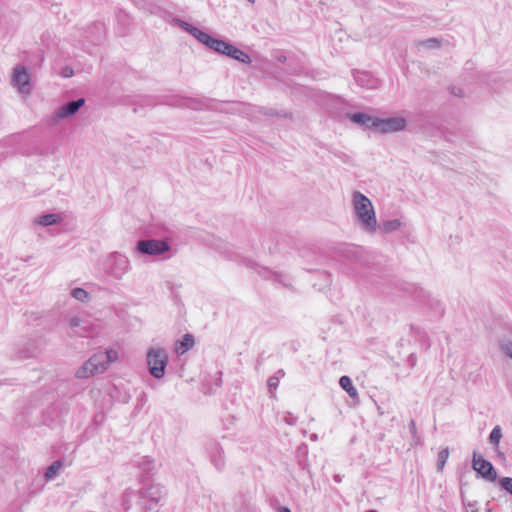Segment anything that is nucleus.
I'll list each match as a JSON object with an SVG mask.
<instances>
[{
	"label": "nucleus",
	"instance_id": "obj_1",
	"mask_svg": "<svg viewBox=\"0 0 512 512\" xmlns=\"http://www.w3.org/2000/svg\"><path fill=\"white\" fill-rule=\"evenodd\" d=\"M141 488L137 491L138 505L143 512H158L167 496L166 488L159 483H145L140 478Z\"/></svg>",
	"mask_w": 512,
	"mask_h": 512
},
{
	"label": "nucleus",
	"instance_id": "obj_2",
	"mask_svg": "<svg viewBox=\"0 0 512 512\" xmlns=\"http://www.w3.org/2000/svg\"><path fill=\"white\" fill-rule=\"evenodd\" d=\"M353 212L360 227L368 233L377 231V219L372 202L359 191L352 194Z\"/></svg>",
	"mask_w": 512,
	"mask_h": 512
},
{
	"label": "nucleus",
	"instance_id": "obj_3",
	"mask_svg": "<svg viewBox=\"0 0 512 512\" xmlns=\"http://www.w3.org/2000/svg\"><path fill=\"white\" fill-rule=\"evenodd\" d=\"M118 354H92V356L77 370L76 377L89 378L103 373L109 365L117 360Z\"/></svg>",
	"mask_w": 512,
	"mask_h": 512
},
{
	"label": "nucleus",
	"instance_id": "obj_4",
	"mask_svg": "<svg viewBox=\"0 0 512 512\" xmlns=\"http://www.w3.org/2000/svg\"><path fill=\"white\" fill-rule=\"evenodd\" d=\"M170 249L171 247L167 241L159 239L140 240L136 245L138 253L149 256H159L169 252Z\"/></svg>",
	"mask_w": 512,
	"mask_h": 512
},
{
	"label": "nucleus",
	"instance_id": "obj_5",
	"mask_svg": "<svg viewBox=\"0 0 512 512\" xmlns=\"http://www.w3.org/2000/svg\"><path fill=\"white\" fill-rule=\"evenodd\" d=\"M406 126L407 121L403 117H376V122L374 123V131L382 134L395 133L405 130Z\"/></svg>",
	"mask_w": 512,
	"mask_h": 512
},
{
	"label": "nucleus",
	"instance_id": "obj_6",
	"mask_svg": "<svg viewBox=\"0 0 512 512\" xmlns=\"http://www.w3.org/2000/svg\"><path fill=\"white\" fill-rule=\"evenodd\" d=\"M472 467L483 478L490 482H494L497 478V473L494 466L476 451L473 453Z\"/></svg>",
	"mask_w": 512,
	"mask_h": 512
},
{
	"label": "nucleus",
	"instance_id": "obj_7",
	"mask_svg": "<svg viewBox=\"0 0 512 512\" xmlns=\"http://www.w3.org/2000/svg\"><path fill=\"white\" fill-rule=\"evenodd\" d=\"M149 373L157 379L165 374V368L168 363L167 354H146Z\"/></svg>",
	"mask_w": 512,
	"mask_h": 512
},
{
	"label": "nucleus",
	"instance_id": "obj_8",
	"mask_svg": "<svg viewBox=\"0 0 512 512\" xmlns=\"http://www.w3.org/2000/svg\"><path fill=\"white\" fill-rule=\"evenodd\" d=\"M109 262L110 272L115 278H121L130 268L129 259L119 253L112 254L109 258Z\"/></svg>",
	"mask_w": 512,
	"mask_h": 512
},
{
	"label": "nucleus",
	"instance_id": "obj_9",
	"mask_svg": "<svg viewBox=\"0 0 512 512\" xmlns=\"http://www.w3.org/2000/svg\"><path fill=\"white\" fill-rule=\"evenodd\" d=\"M85 104L84 98H79L74 101H70L67 104L59 107L53 116V121L58 122L60 120L72 117L75 115L79 109Z\"/></svg>",
	"mask_w": 512,
	"mask_h": 512
},
{
	"label": "nucleus",
	"instance_id": "obj_10",
	"mask_svg": "<svg viewBox=\"0 0 512 512\" xmlns=\"http://www.w3.org/2000/svg\"><path fill=\"white\" fill-rule=\"evenodd\" d=\"M211 463L217 470H222L225 466L223 448L216 441H209L206 445Z\"/></svg>",
	"mask_w": 512,
	"mask_h": 512
},
{
	"label": "nucleus",
	"instance_id": "obj_11",
	"mask_svg": "<svg viewBox=\"0 0 512 512\" xmlns=\"http://www.w3.org/2000/svg\"><path fill=\"white\" fill-rule=\"evenodd\" d=\"M30 76L24 67H16L14 69L12 82L14 86L18 87L21 93H29Z\"/></svg>",
	"mask_w": 512,
	"mask_h": 512
},
{
	"label": "nucleus",
	"instance_id": "obj_12",
	"mask_svg": "<svg viewBox=\"0 0 512 512\" xmlns=\"http://www.w3.org/2000/svg\"><path fill=\"white\" fill-rule=\"evenodd\" d=\"M347 117L355 124L374 130V123L376 122V117L370 116L365 113L348 114Z\"/></svg>",
	"mask_w": 512,
	"mask_h": 512
},
{
	"label": "nucleus",
	"instance_id": "obj_13",
	"mask_svg": "<svg viewBox=\"0 0 512 512\" xmlns=\"http://www.w3.org/2000/svg\"><path fill=\"white\" fill-rule=\"evenodd\" d=\"M135 465L143 472L141 478L155 470V461L149 456L140 457L139 460L135 461ZM143 479L145 480V478Z\"/></svg>",
	"mask_w": 512,
	"mask_h": 512
},
{
	"label": "nucleus",
	"instance_id": "obj_14",
	"mask_svg": "<svg viewBox=\"0 0 512 512\" xmlns=\"http://www.w3.org/2000/svg\"><path fill=\"white\" fill-rule=\"evenodd\" d=\"M194 344V336L187 333L182 337L181 340L175 342L174 352H187L194 347Z\"/></svg>",
	"mask_w": 512,
	"mask_h": 512
},
{
	"label": "nucleus",
	"instance_id": "obj_15",
	"mask_svg": "<svg viewBox=\"0 0 512 512\" xmlns=\"http://www.w3.org/2000/svg\"><path fill=\"white\" fill-rule=\"evenodd\" d=\"M355 81L358 85L365 88H375L377 85V80L372 78L368 73L366 72H357L354 75Z\"/></svg>",
	"mask_w": 512,
	"mask_h": 512
},
{
	"label": "nucleus",
	"instance_id": "obj_16",
	"mask_svg": "<svg viewBox=\"0 0 512 512\" xmlns=\"http://www.w3.org/2000/svg\"><path fill=\"white\" fill-rule=\"evenodd\" d=\"M226 56H229L239 62L249 64L251 62L250 56L244 51L238 49L232 44L229 45Z\"/></svg>",
	"mask_w": 512,
	"mask_h": 512
},
{
	"label": "nucleus",
	"instance_id": "obj_17",
	"mask_svg": "<svg viewBox=\"0 0 512 512\" xmlns=\"http://www.w3.org/2000/svg\"><path fill=\"white\" fill-rule=\"evenodd\" d=\"M69 325L71 328H79L76 333L82 336H90V331L88 330L89 324L87 321H84L78 317H73L69 320Z\"/></svg>",
	"mask_w": 512,
	"mask_h": 512
},
{
	"label": "nucleus",
	"instance_id": "obj_18",
	"mask_svg": "<svg viewBox=\"0 0 512 512\" xmlns=\"http://www.w3.org/2000/svg\"><path fill=\"white\" fill-rule=\"evenodd\" d=\"M61 221V217L58 214H45L35 219V223L41 226H50L58 224Z\"/></svg>",
	"mask_w": 512,
	"mask_h": 512
},
{
	"label": "nucleus",
	"instance_id": "obj_19",
	"mask_svg": "<svg viewBox=\"0 0 512 512\" xmlns=\"http://www.w3.org/2000/svg\"><path fill=\"white\" fill-rule=\"evenodd\" d=\"M340 387L347 392L351 398H355L358 395L357 389L353 386L352 380L348 376H342L339 379Z\"/></svg>",
	"mask_w": 512,
	"mask_h": 512
},
{
	"label": "nucleus",
	"instance_id": "obj_20",
	"mask_svg": "<svg viewBox=\"0 0 512 512\" xmlns=\"http://www.w3.org/2000/svg\"><path fill=\"white\" fill-rule=\"evenodd\" d=\"M502 438V430L500 426H495L490 435H489V442L495 447V451L497 452L498 456L503 457V453L498 451L497 447L500 443V440Z\"/></svg>",
	"mask_w": 512,
	"mask_h": 512
},
{
	"label": "nucleus",
	"instance_id": "obj_21",
	"mask_svg": "<svg viewBox=\"0 0 512 512\" xmlns=\"http://www.w3.org/2000/svg\"><path fill=\"white\" fill-rule=\"evenodd\" d=\"M415 46L418 50H420L421 48L438 49L441 47V40L438 38L420 40L415 43Z\"/></svg>",
	"mask_w": 512,
	"mask_h": 512
},
{
	"label": "nucleus",
	"instance_id": "obj_22",
	"mask_svg": "<svg viewBox=\"0 0 512 512\" xmlns=\"http://www.w3.org/2000/svg\"><path fill=\"white\" fill-rule=\"evenodd\" d=\"M229 45L230 43H227L220 39L213 38V40H211V43H209L208 47L220 54L226 55Z\"/></svg>",
	"mask_w": 512,
	"mask_h": 512
},
{
	"label": "nucleus",
	"instance_id": "obj_23",
	"mask_svg": "<svg viewBox=\"0 0 512 512\" xmlns=\"http://www.w3.org/2000/svg\"><path fill=\"white\" fill-rule=\"evenodd\" d=\"M191 35L195 37L199 42L205 44L207 47L209 46V43H211V40H213V37L198 28L191 29Z\"/></svg>",
	"mask_w": 512,
	"mask_h": 512
},
{
	"label": "nucleus",
	"instance_id": "obj_24",
	"mask_svg": "<svg viewBox=\"0 0 512 512\" xmlns=\"http://www.w3.org/2000/svg\"><path fill=\"white\" fill-rule=\"evenodd\" d=\"M62 467V462L57 460L53 462L47 469L44 474L46 480H52L58 474L60 468Z\"/></svg>",
	"mask_w": 512,
	"mask_h": 512
},
{
	"label": "nucleus",
	"instance_id": "obj_25",
	"mask_svg": "<svg viewBox=\"0 0 512 512\" xmlns=\"http://www.w3.org/2000/svg\"><path fill=\"white\" fill-rule=\"evenodd\" d=\"M181 105L193 110H202L208 107L207 102L201 99H189Z\"/></svg>",
	"mask_w": 512,
	"mask_h": 512
},
{
	"label": "nucleus",
	"instance_id": "obj_26",
	"mask_svg": "<svg viewBox=\"0 0 512 512\" xmlns=\"http://www.w3.org/2000/svg\"><path fill=\"white\" fill-rule=\"evenodd\" d=\"M401 226V222L398 219L388 220L382 223L380 229L385 233L396 231Z\"/></svg>",
	"mask_w": 512,
	"mask_h": 512
},
{
	"label": "nucleus",
	"instance_id": "obj_27",
	"mask_svg": "<svg viewBox=\"0 0 512 512\" xmlns=\"http://www.w3.org/2000/svg\"><path fill=\"white\" fill-rule=\"evenodd\" d=\"M499 347L503 352H512V334L503 336L499 340Z\"/></svg>",
	"mask_w": 512,
	"mask_h": 512
},
{
	"label": "nucleus",
	"instance_id": "obj_28",
	"mask_svg": "<svg viewBox=\"0 0 512 512\" xmlns=\"http://www.w3.org/2000/svg\"><path fill=\"white\" fill-rule=\"evenodd\" d=\"M449 457V450L448 448H445L441 450L438 454V460H437V468L438 470H442L447 462V459Z\"/></svg>",
	"mask_w": 512,
	"mask_h": 512
},
{
	"label": "nucleus",
	"instance_id": "obj_29",
	"mask_svg": "<svg viewBox=\"0 0 512 512\" xmlns=\"http://www.w3.org/2000/svg\"><path fill=\"white\" fill-rule=\"evenodd\" d=\"M71 295L75 299H77V300H79L81 302H85L89 298L88 292L86 290L82 289V288H75V289H73L72 292H71Z\"/></svg>",
	"mask_w": 512,
	"mask_h": 512
},
{
	"label": "nucleus",
	"instance_id": "obj_30",
	"mask_svg": "<svg viewBox=\"0 0 512 512\" xmlns=\"http://www.w3.org/2000/svg\"><path fill=\"white\" fill-rule=\"evenodd\" d=\"M279 380L277 379V377H274V376H271L269 379H268V390H269V393H270V396L272 398L275 397V391L279 385Z\"/></svg>",
	"mask_w": 512,
	"mask_h": 512
},
{
	"label": "nucleus",
	"instance_id": "obj_31",
	"mask_svg": "<svg viewBox=\"0 0 512 512\" xmlns=\"http://www.w3.org/2000/svg\"><path fill=\"white\" fill-rule=\"evenodd\" d=\"M501 487L512 495V478L511 477H503L499 481Z\"/></svg>",
	"mask_w": 512,
	"mask_h": 512
},
{
	"label": "nucleus",
	"instance_id": "obj_32",
	"mask_svg": "<svg viewBox=\"0 0 512 512\" xmlns=\"http://www.w3.org/2000/svg\"><path fill=\"white\" fill-rule=\"evenodd\" d=\"M284 421L288 424V425H295L296 422H297V418L290 412H287L285 417H284Z\"/></svg>",
	"mask_w": 512,
	"mask_h": 512
},
{
	"label": "nucleus",
	"instance_id": "obj_33",
	"mask_svg": "<svg viewBox=\"0 0 512 512\" xmlns=\"http://www.w3.org/2000/svg\"><path fill=\"white\" fill-rule=\"evenodd\" d=\"M408 428L413 437L417 435V428L414 420H411L408 424Z\"/></svg>",
	"mask_w": 512,
	"mask_h": 512
},
{
	"label": "nucleus",
	"instance_id": "obj_34",
	"mask_svg": "<svg viewBox=\"0 0 512 512\" xmlns=\"http://www.w3.org/2000/svg\"><path fill=\"white\" fill-rule=\"evenodd\" d=\"M262 271H263L265 274H266V273L271 274V275L274 277V279H275L276 281L282 282V279H281V278H282V275H280V274H278V273H275V272H270V271H268V270H267V269H265V268H262Z\"/></svg>",
	"mask_w": 512,
	"mask_h": 512
},
{
	"label": "nucleus",
	"instance_id": "obj_35",
	"mask_svg": "<svg viewBox=\"0 0 512 512\" xmlns=\"http://www.w3.org/2000/svg\"><path fill=\"white\" fill-rule=\"evenodd\" d=\"M179 22H180V26L184 30H186L187 32H189L191 34V29H193L194 27L187 22H184V21H179Z\"/></svg>",
	"mask_w": 512,
	"mask_h": 512
},
{
	"label": "nucleus",
	"instance_id": "obj_36",
	"mask_svg": "<svg viewBox=\"0 0 512 512\" xmlns=\"http://www.w3.org/2000/svg\"><path fill=\"white\" fill-rule=\"evenodd\" d=\"M62 75H63L64 77H71V76L73 75V70H72V68H70V67H65V68H63V70H62Z\"/></svg>",
	"mask_w": 512,
	"mask_h": 512
},
{
	"label": "nucleus",
	"instance_id": "obj_37",
	"mask_svg": "<svg viewBox=\"0 0 512 512\" xmlns=\"http://www.w3.org/2000/svg\"><path fill=\"white\" fill-rule=\"evenodd\" d=\"M273 376H274V377H277V379L280 381V380L285 376V372H284V370L279 369V370H277V371L274 373V375H273Z\"/></svg>",
	"mask_w": 512,
	"mask_h": 512
},
{
	"label": "nucleus",
	"instance_id": "obj_38",
	"mask_svg": "<svg viewBox=\"0 0 512 512\" xmlns=\"http://www.w3.org/2000/svg\"><path fill=\"white\" fill-rule=\"evenodd\" d=\"M415 358L413 357V354H410L408 357H407V363H408V366L410 368H412L414 365H415Z\"/></svg>",
	"mask_w": 512,
	"mask_h": 512
},
{
	"label": "nucleus",
	"instance_id": "obj_39",
	"mask_svg": "<svg viewBox=\"0 0 512 512\" xmlns=\"http://www.w3.org/2000/svg\"><path fill=\"white\" fill-rule=\"evenodd\" d=\"M134 494V491L131 490V489H128L125 493H124V498H128L130 497L131 495Z\"/></svg>",
	"mask_w": 512,
	"mask_h": 512
},
{
	"label": "nucleus",
	"instance_id": "obj_40",
	"mask_svg": "<svg viewBox=\"0 0 512 512\" xmlns=\"http://www.w3.org/2000/svg\"><path fill=\"white\" fill-rule=\"evenodd\" d=\"M147 352L154 353V352H163V351L161 349L150 348Z\"/></svg>",
	"mask_w": 512,
	"mask_h": 512
},
{
	"label": "nucleus",
	"instance_id": "obj_41",
	"mask_svg": "<svg viewBox=\"0 0 512 512\" xmlns=\"http://www.w3.org/2000/svg\"><path fill=\"white\" fill-rule=\"evenodd\" d=\"M334 480H335V482H337V483L341 482V477H340V475H335V476H334Z\"/></svg>",
	"mask_w": 512,
	"mask_h": 512
},
{
	"label": "nucleus",
	"instance_id": "obj_42",
	"mask_svg": "<svg viewBox=\"0 0 512 512\" xmlns=\"http://www.w3.org/2000/svg\"><path fill=\"white\" fill-rule=\"evenodd\" d=\"M280 512H292V511L287 507H282Z\"/></svg>",
	"mask_w": 512,
	"mask_h": 512
},
{
	"label": "nucleus",
	"instance_id": "obj_43",
	"mask_svg": "<svg viewBox=\"0 0 512 512\" xmlns=\"http://www.w3.org/2000/svg\"><path fill=\"white\" fill-rule=\"evenodd\" d=\"M468 506H469V507H471V508H473V507H475V506H476V502H474V503H469V505H468Z\"/></svg>",
	"mask_w": 512,
	"mask_h": 512
},
{
	"label": "nucleus",
	"instance_id": "obj_44",
	"mask_svg": "<svg viewBox=\"0 0 512 512\" xmlns=\"http://www.w3.org/2000/svg\"><path fill=\"white\" fill-rule=\"evenodd\" d=\"M220 384H221V379L219 378V379H218V381H217V383H216V385H217V386H220Z\"/></svg>",
	"mask_w": 512,
	"mask_h": 512
},
{
	"label": "nucleus",
	"instance_id": "obj_45",
	"mask_svg": "<svg viewBox=\"0 0 512 512\" xmlns=\"http://www.w3.org/2000/svg\"><path fill=\"white\" fill-rule=\"evenodd\" d=\"M106 353H109V352H114L113 350H105Z\"/></svg>",
	"mask_w": 512,
	"mask_h": 512
},
{
	"label": "nucleus",
	"instance_id": "obj_46",
	"mask_svg": "<svg viewBox=\"0 0 512 512\" xmlns=\"http://www.w3.org/2000/svg\"><path fill=\"white\" fill-rule=\"evenodd\" d=\"M366 512H378V511H376V510H368Z\"/></svg>",
	"mask_w": 512,
	"mask_h": 512
},
{
	"label": "nucleus",
	"instance_id": "obj_47",
	"mask_svg": "<svg viewBox=\"0 0 512 512\" xmlns=\"http://www.w3.org/2000/svg\"><path fill=\"white\" fill-rule=\"evenodd\" d=\"M248 1L251 2V3H254V0H248Z\"/></svg>",
	"mask_w": 512,
	"mask_h": 512
},
{
	"label": "nucleus",
	"instance_id": "obj_48",
	"mask_svg": "<svg viewBox=\"0 0 512 512\" xmlns=\"http://www.w3.org/2000/svg\"><path fill=\"white\" fill-rule=\"evenodd\" d=\"M512 358V354H508Z\"/></svg>",
	"mask_w": 512,
	"mask_h": 512
},
{
	"label": "nucleus",
	"instance_id": "obj_49",
	"mask_svg": "<svg viewBox=\"0 0 512 512\" xmlns=\"http://www.w3.org/2000/svg\"><path fill=\"white\" fill-rule=\"evenodd\" d=\"M2 384V380L0 379V385Z\"/></svg>",
	"mask_w": 512,
	"mask_h": 512
}]
</instances>
